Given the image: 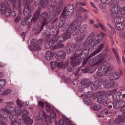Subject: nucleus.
<instances>
[{"label": "nucleus", "instance_id": "obj_1", "mask_svg": "<svg viewBox=\"0 0 125 125\" xmlns=\"http://www.w3.org/2000/svg\"><path fill=\"white\" fill-rule=\"evenodd\" d=\"M15 112L18 116H20L21 115L22 119L26 125H31L33 124V123H34L33 119H30V117L28 116V115H29V111H28L27 110H21V109H20L19 107H18L17 109L15 110Z\"/></svg>", "mask_w": 125, "mask_h": 125}, {"label": "nucleus", "instance_id": "obj_2", "mask_svg": "<svg viewBox=\"0 0 125 125\" xmlns=\"http://www.w3.org/2000/svg\"><path fill=\"white\" fill-rule=\"evenodd\" d=\"M79 29L80 26L78 25L75 28V23L72 22L68 26V29H66V33L64 34H62L64 40H69V39L71 38V34H73V35H78Z\"/></svg>", "mask_w": 125, "mask_h": 125}, {"label": "nucleus", "instance_id": "obj_3", "mask_svg": "<svg viewBox=\"0 0 125 125\" xmlns=\"http://www.w3.org/2000/svg\"><path fill=\"white\" fill-rule=\"evenodd\" d=\"M110 74V63H105L101 65L97 72V77H103V76H109Z\"/></svg>", "mask_w": 125, "mask_h": 125}, {"label": "nucleus", "instance_id": "obj_4", "mask_svg": "<svg viewBox=\"0 0 125 125\" xmlns=\"http://www.w3.org/2000/svg\"><path fill=\"white\" fill-rule=\"evenodd\" d=\"M75 11V6L73 4H69L66 7H64L61 15V18L66 19L67 15L72 16Z\"/></svg>", "mask_w": 125, "mask_h": 125}, {"label": "nucleus", "instance_id": "obj_5", "mask_svg": "<svg viewBox=\"0 0 125 125\" xmlns=\"http://www.w3.org/2000/svg\"><path fill=\"white\" fill-rule=\"evenodd\" d=\"M42 42V39L37 40L33 39L31 40V44L29 45V49L30 50H41V44Z\"/></svg>", "mask_w": 125, "mask_h": 125}, {"label": "nucleus", "instance_id": "obj_6", "mask_svg": "<svg viewBox=\"0 0 125 125\" xmlns=\"http://www.w3.org/2000/svg\"><path fill=\"white\" fill-rule=\"evenodd\" d=\"M102 56L101 54H99L96 57L91 59L88 62L89 64L91 65L89 66H92V67L93 65L96 66V65H99L101 63H104L105 61Z\"/></svg>", "mask_w": 125, "mask_h": 125}, {"label": "nucleus", "instance_id": "obj_7", "mask_svg": "<svg viewBox=\"0 0 125 125\" xmlns=\"http://www.w3.org/2000/svg\"><path fill=\"white\" fill-rule=\"evenodd\" d=\"M105 93L106 92L104 91L100 92V95L97 99V102L104 106H108V97Z\"/></svg>", "mask_w": 125, "mask_h": 125}, {"label": "nucleus", "instance_id": "obj_8", "mask_svg": "<svg viewBox=\"0 0 125 125\" xmlns=\"http://www.w3.org/2000/svg\"><path fill=\"white\" fill-rule=\"evenodd\" d=\"M1 14L5 15L6 17H9L11 14V9L10 6H6L5 3L2 2L0 6Z\"/></svg>", "mask_w": 125, "mask_h": 125}, {"label": "nucleus", "instance_id": "obj_9", "mask_svg": "<svg viewBox=\"0 0 125 125\" xmlns=\"http://www.w3.org/2000/svg\"><path fill=\"white\" fill-rule=\"evenodd\" d=\"M95 37V33L94 32H92L87 37L85 42V43H87L91 48H93V47L95 46V43L94 42Z\"/></svg>", "mask_w": 125, "mask_h": 125}, {"label": "nucleus", "instance_id": "obj_10", "mask_svg": "<svg viewBox=\"0 0 125 125\" xmlns=\"http://www.w3.org/2000/svg\"><path fill=\"white\" fill-rule=\"evenodd\" d=\"M47 18H48V14L47 12H44L40 16L39 21L43 23L44 26H45L49 23V21L47 20Z\"/></svg>", "mask_w": 125, "mask_h": 125}, {"label": "nucleus", "instance_id": "obj_11", "mask_svg": "<svg viewBox=\"0 0 125 125\" xmlns=\"http://www.w3.org/2000/svg\"><path fill=\"white\" fill-rule=\"evenodd\" d=\"M17 4L16 5V0L14 2H10V3H12L13 8H16L18 9L19 12V15H21V4L22 3V0H17Z\"/></svg>", "mask_w": 125, "mask_h": 125}, {"label": "nucleus", "instance_id": "obj_12", "mask_svg": "<svg viewBox=\"0 0 125 125\" xmlns=\"http://www.w3.org/2000/svg\"><path fill=\"white\" fill-rule=\"evenodd\" d=\"M30 5H31V4L29 3H25L23 13L26 17H27V16H31V15H32V14L31 13V7H30Z\"/></svg>", "mask_w": 125, "mask_h": 125}, {"label": "nucleus", "instance_id": "obj_13", "mask_svg": "<svg viewBox=\"0 0 125 125\" xmlns=\"http://www.w3.org/2000/svg\"><path fill=\"white\" fill-rule=\"evenodd\" d=\"M103 48H104V43H102L100 44L97 49L89 56V58H91V57H93V56H95L96 54H98V53L102 51Z\"/></svg>", "mask_w": 125, "mask_h": 125}, {"label": "nucleus", "instance_id": "obj_14", "mask_svg": "<svg viewBox=\"0 0 125 125\" xmlns=\"http://www.w3.org/2000/svg\"><path fill=\"white\" fill-rule=\"evenodd\" d=\"M65 58L66 52L64 51H59L58 54L56 56V59H57L58 61H63V60H65Z\"/></svg>", "mask_w": 125, "mask_h": 125}, {"label": "nucleus", "instance_id": "obj_15", "mask_svg": "<svg viewBox=\"0 0 125 125\" xmlns=\"http://www.w3.org/2000/svg\"><path fill=\"white\" fill-rule=\"evenodd\" d=\"M122 75H123V71L120 70L119 72H115L114 74H111L109 76V79L112 81H117L121 78Z\"/></svg>", "mask_w": 125, "mask_h": 125}, {"label": "nucleus", "instance_id": "obj_16", "mask_svg": "<svg viewBox=\"0 0 125 125\" xmlns=\"http://www.w3.org/2000/svg\"><path fill=\"white\" fill-rule=\"evenodd\" d=\"M70 60H71L70 64L72 67H77V66H79V65L81 64V61H80V59L78 58L72 57L70 58Z\"/></svg>", "mask_w": 125, "mask_h": 125}, {"label": "nucleus", "instance_id": "obj_17", "mask_svg": "<svg viewBox=\"0 0 125 125\" xmlns=\"http://www.w3.org/2000/svg\"><path fill=\"white\" fill-rule=\"evenodd\" d=\"M94 68L92 66H88L86 67H82L79 69L80 72H83V73H93Z\"/></svg>", "mask_w": 125, "mask_h": 125}, {"label": "nucleus", "instance_id": "obj_18", "mask_svg": "<svg viewBox=\"0 0 125 125\" xmlns=\"http://www.w3.org/2000/svg\"><path fill=\"white\" fill-rule=\"evenodd\" d=\"M113 92H115L112 95L113 100L114 101H118L121 99V96H122V93L120 92H117V89H114L112 90Z\"/></svg>", "mask_w": 125, "mask_h": 125}, {"label": "nucleus", "instance_id": "obj_19", "mask_svg": "<svg viewBox=\"0 0 125 125\" xmlns=\"http://www.w3.org/2000/svg\"><path fill=\"white\" fill-rule=\"evenodd\" d=\"M115 85V81L112 80H107L106 83L104 84V86L105 88H111Z\"/></svg>", "mask_w": 125, "mask_h": 125}, {"label": "nucleus", "instance_id": "obj_20", "mask_svg": "<svg viewBox=\"0 0 125 125\" xmlns=\"http://www.w3.org/2000/svg\"><path fill=\"white\" fill-rule=\"evenodd\" d=\"M78 34H79L76 37L77 42H82V41H83L85 37H86V32H84V31L83 32H79Z\"/></svg>", "mask_w": 125, "mask_h": 125}, {"label": "nucleus", "instance_id": "obj_21", "mask_svg": "<svg viewBox=\"0 0 125 125\" xmlns=\"http://www.w3.org/2000/svg\"><path fill=\"white\" fill-rule=\"evenodd\" d=\"M81 83L82 85H84L85 87H89L92 84V82L90 80L86 79L82 80Z\"/></svg>", "mask_w": 125, "mask_h": 125}, {"label": "nucleus", "instance_id": "obj_22", "mask_svg": "<svg viewBox=\"0 0 125 125\" xmlns=\"http://www.w3.org/2000/svg\"><path fill=\"white\" fill-rule=\"evenodd\" d=\"M82 52H83V48L79 47L74 52V57L76 58H82Z\"/></svg>", "mask_w": 125, "mask_h": 125}, {"label": "nucleus", "instance_id": "obj_23", "mask_svg": "<svg viewBox=\"0 0 125 125\" xmlns=\"http://www.w3.org/2000/svg\"><path fill=\"white\" fill-rule=\"evenodd\" d=\"M44 26L45 25H43V23L41 22V24L34 26V27L33 28V30L37 32V33H40V32H42V29H43Z\"/></svg>", "mask_w": 125, "mask_h": 125}, {"label": "nucleus", "instance_id": "obj_24", "mask_svg": "<svg viewBox=\"0 0 125 125\" xmlns=\"http://www.w3.org/2000/svg\"><path fill=\"white\" fill-rule=\"evenodd\" d=\"M56 7V1L54 0L52 1L48 7V12H53L55 7Z\"/></svg>", "mask_w": 125, "mask_h": 125}, {"label": "nucleus", "instance_id": "obj_25", "mask_svg": "<svg viewBox=\"0 0 125 125\" xmlns=\"http://www.w3.org/2000/svg\"><path fill=\"white\" fill-rule=\"evenodd\" d=\"M110 10L112 13L117 14V13H119L120 10H121V6L119 5L114 6L113 7L110 8Z\"/></svg>", "mask_w": 125, "mask_h": 125}, {"label": "nucleus", "instance_id": "obj_26", "mask_svg": "<svg viewBox=\"0 0 125 125\" xmlns=\"http://www.w3.org/2000/svg\"><path fill=\"white\" fill-rule=\"evenodd\" d=\"M90 86H91V89L92 90H97L100 86V84L98 81H96L94 83H92V84Z\"/></svg>", "mask_w": 125, "mask_h": 125}, {"label": "nucleus", "instance_id": "obj_27", "mask_svg": "<svg viewBox=\"0 0 125 125\" xmlns=\"http://www.w3.org/2000/svg\"><path fill=\"white\" fill-rule=\"evenodd\" d=\"M65 51L68 53V54H71L73 53L75 51V45L71 44L70 46H67L65 48Z\"/></svg>", "mask_w": 125, "mask_h": 125}, {"label": "nucleus", "instance_id": "obj_28", "mask_svg": "<svg viewBox=\"0 0 125 125\" xmlns=\"http://www.w3.org/2000/svg\"><path fill=\"white\" fill-rule=\"evenodd\" d=\"M94 41L95 42V46H96L97 44H99V43L103 42V39L100 37V35L98 34L95 39H94Z\"/></svg>", "mask_w": 125, "mask_h": 125}, {"label": "nucleus", "instance_id": "obj_29", "mask_svg": "<svg viewBox=\"0 0 125 125\" xmlns=\"http://www.w3.org/2000/svg\"><path fill=\"white\" fill-rule=\"evenodd\" d=\"M12 104V102H8L6 103V108L7 109V111H8V112H9L10 113H13V112L15 111V108L11 106Z\"/></svg>", "mask_w": 125, "mask_h": 125}, {"label": "nucleus", "instance_id": "obj_30", "mask_svg": "<svg viewBox=\"0 0 125 125\" xmlns=\"http://www.w3.org/2000/svg\"><path fill=\"white\" fill-rule=\"evenodd\" d=\"M78 26H79V29L78 32V34H79L80 32L82 33H83V32H86L85 31V29H86L87 27L86 24H83V25H82V26L81 24H77L76 25H75L74 29H75L76 27H78Z\"/></svg>", "mask_w": 125, "mask_h": 125}, {"label": "nucleus", "instance_id": "obj_31", "mask_svg": "<svg viewBox=\"0 0 125 125\" xmlns=\"http://www.w3.org/2000/svg\"><path fill=\"white\" fill-rule=\"evenodd\" d=\"M125 24L123 23H116L115 25V28L118 31H123L125 29Z\"/></svg>", "mask_w": 125, "mask_h": 125}, {"label": "nucleus", "instance_id": "obj_32", "mask_svg": "<svg viewBox=\"0 0 125 125\" xmlns=\"http://www.w3.org/2000/svg\"><path fill=\"white\" fill-rule=\"evenodd\" d=\"M45 57L46 60H50L53 57V53L50 51H47L45 53Z\"/></svg>", "mask_w": 125, "mask_h": 125}, {"label": "nucleus", "instance_id": "obj_33", "mask_svg": "<svg viewBox=\"0 0 125 125\" xmlns=\"http://www.w3.org/2000/svg\"><path fill=\"white\" fill-rule=\"evenodd\" d=\"M83 18L82 16H79L78 18H76L74 21V22L72 23H74V24L76 25V24H81V23H83Z\"/></svg>", "mask_w": 125, "mask_h": 125}, {"label": "nucleus", "instance_id": "obj_34", "mask_svg": "<svg viewBox=\"0 0 125 125\" xmlns=\"http://www.w3.org/2000/svg\"><path fill=\"white\" fill-rule=\"evenodd\" d=\"M55 42V41L53 39H50L49 41L47 42L45 45L46 48H49L50 47H51Z\"/></svg>", "mask_w": 125, "mask_h": 125}, {"label": "nucleus", "instance_id": "obj_35", "mask_svg": "<svg viewBox=\"0 0 125 125\" xmlns=\"http://www.w3.org/2000/svg\"><path fill=\"white\" fill-rule=\"evenodd\" d=\"M50 29V32L52 35H53V36H55L56 35H57L58 34L59 31L57 30V29H55V26L51 27L49 26Z\"/></svg>", "mask_w": 125, "mask_h": 125}, {"label": "nucleus", "instance_id": "obj_36", "mask_svg": "<svg viewBox=\"0 0 125 125\" xmlns=\"http://www.w3.org/2000/svg\"><path fill=\"white\" fill-rule=\"evenodd\" d=\"M48 2V0H40L39 4L42 7V8H45L47 6V3Z\"/></svg>", "mask_w": 125, "mask_h": 125}, {"label": "nucleus", "instance_id": "obj_37", "mask_svg": "<svg viewBox=\"0 0 125 125\" xmlns=\"http://www.w3.org/2000/svg\"><path fill=\"white\" fill-rule=\"evenodd\" d=\"M92 109L95 110V111H99V110L101 109L102 106L100 104H92L91 106Z\"/></svg>", "mask_w": 125, "mask_h": 125}, {"label": "nucleus", "instance_id": "obj_38", "mask_svg": "<svg viewBox=\"0 0 125 125\" xmlns=\"http://www.w3.org/2000/svg\"><path fill=\"white\" fill-rule=\"evenodd\" d=\"M89 49H83L82 48V58H85L86 56H87V54L89 53Z\"/></svg>", "mask_w": 125, "mask_h": 125}, {"label": "nucleus", "instance_id": "obj_39", "mask_svg": "<svg viewBox=\"0 0 125 125\" xmlns=\"http://www.w3.org/2000/svg\"><path fill=\"white\" fill-rule=\"evenodd\" d=\"M79 14H82L83 12H88V10H86V9L83 8V7H80L77 10V13Z\"/></svg>", "mask_w": 125, "mask_h": 125}, {"label": "nucleus", "instance_id": "obj_40", "mask_svg": "<svg viewBox=\"0 0 125 125\" xmlns=\"http://www.w3.org/2000/svg\"><path fill=\"white\" fill-rule=\"evenodd\" d=\"M17 104L20 107H23V106H28L27 103H23L19 99L17 100Z\"/></svg>", "mask_w": 125, "mask_h": 125}, {"label": "nucleus", "instance_id": "obj_41", "mask_svg": "<svg viewBox=\"0 0 125 125\" xmlns=\"http://www.w3.org/2000/svg\"><path fill=\"white\" fill-rule=\"evenodd\" d=\"M8 117V113L7 112L4 111V110L2 111L0 113V118L2 119H6Z\"/></svg>", "mask_w": 125, "mask_h": 125}, {"label": "nucleus", "instance_id": "obj_42", "mask_svg": "<svg viewBox=\"0 0 125 125\" xmlns=\"http://www.w3.org/2000/svg\"><path fill=\"white\" fill-rule=\"evenodd\" d=\"M17 119H18L17 116L15 114H11L9 116V119L11 122H12V123L14 122H16V121H17Z\"/></svg>", "mask_w": 125, "mask_h": 125}, {"label": "nucleus", "instance_id": "obj_43", "mask_svg": "<svg viewBox=\"0 0 125 125\" xmlns=\"http://www.w3.org/2000/svg\"><path fill=\"white\" fill-rule=\"evenodd\" d=\"M30 18L31 16H27L25 18V22H26V25H28V26H30L31 24H32V22H33L32 19H31Z\"/></svg>", "mask_w": 125, "mask_h": 125}, {"label": "nucleus", "instance_id": "obj_44", "mask_svg": "<svg viewBox=\"0 0 125 125\" xmlns=\"http://www.w3.org/2000/svg\"><path fill=\"white\" fill-rule=\"evenodd\" d=\"M45 121L47 125H51V117L50 116H48V115H46V116L44 117Z\"/></svg>", "mask_w": 125, "mask_h": 125}, {"label": "nucleus", "instance_id": "obj_45", "mask_svg": "<svg viewBox=\"0 0 125 125\" xmlns=\"http://www.w3.org/2000/svg\"><path fill=\"white\" fill-rule=\"evenodd\" d=\"M64 41L65 39L62 34L57 38V42H58V43H59L60 42H64Z\"/></svg>", "mask_w": 125, "mask_h": 125}, {"label": "nucleus", "instance_id": "obj_46", "mask_svg": "<svg viewBox=\"0 0 125 125\" xmlns=\"http://www.w3.org/2000/svg\"><path fill=\"white\" fill-rule=\"evenodd\" d=\"M83 101L86 105H90L91 104V100L89 98H85Z\"/></svg>", "mask_w": 125, "mask_h": 125}, {"label": "nucleus", "instance_id": "obj_47", "mask_svg": "<svg viewBox=\"0 0 125 125\" xmlns=\"http://www.w3.org/2000/svg\"><path fill=\"white\" fill-rule=\"evenodd\" d=\"M6 83V80L5 79H1L0 80V88H1L5 85Z\"/></svg>", "mask_w": 125, "mask_h": 125}, {"label": "nucleus", "instance_id": "obj_48", "mask_svg": "<svg viewBox=\"0 0 125 125\" xmlns=\"http://www.w3.org/2000/svg\"><path fill=\"white\" fill-rule=\"evenodd\" d=\"M112 105L114 109H120L119 102H114L112 103Z\"/></svg>", "mask_w": 125, "mask_h": 125}, {"label": "nucleus", "instance_id": "obj_49", "mask_svg": "<svg viewBox=\"0 0 125 125\" xmlns=\"http://www.w3.org/2000/svg\"><path fill=\"white\" fill-rule=\"evenodd\" d=\"M62 19L63 20L59 21V25H58L59 28H62V26H63V25L65 24V21H66V19H65L64 18H62Z\"/></svg>", "mask_w": 125, "mask_h": 125}, {"label": "nucleus", "instance_id": "obj_50", "mask_svg": "<svg viewBox=\"0 0 125 125\" xmlns=\"http://www.w3.org/2000/svg\"><path fill=\"white\" fill-rule=\"evenodd\" d=\"M80 5H81L82 6H85L86 5L84 2L77 1L75 3V7H78V6H80Z\"/></svg>", "mask_w": 125, "mask_h": 125}, {"label": "nucleus", "instance_id": "obj_51", "mask_svg": "<svg viewBox=\"0 0 125 125\" xmlns=\"http://www.w3.org/2000/svg\"><path fill=\"white\" fill-rule=\"evenodd\" d=\"M46 114H45V112L44 111L42 110L39 112V117L41 118H44L46 116Z\"/></svg>", "mask_w": 125, "mask_h": 125}, {"label": "nucleus", "instance_id": "obj_52", "mask_svg": "<svg viewBox=\"0 0 125 125\" xmlns=\"http://www.w3.org/2000/svg\"><path fill=\"white\" fill-rule=\"evenodd\" d=\"M101 2L103 4H109L112 2V0H100Z\"/></svg>", "mask_w": 125, "mask_h": 125}, {"label": "nucleus", "instance_id": "obj_53", "mask_svg": "<svg viewBox=\"0 0 125 125\" xmlns=\"http://www.w3.org/2000/svg\"><path fill=\"white\" fill-rule=\"evenodd\" d=\"M61 12V11L60 10V9L58 8L55 10L54 12V16H58L60 14V13Z\"/></svg>", "mask_w": 125, "mask_h": 125}, {"label": "nucleus", "instance_id": "obj_54", "mask_svg": "<svg viewBox=\"0 0 125 125\" xmlns=\"http://www.w3.org/2000/svg\"><path fill=\"white\" fill-rule=\"evenodd\" d=\"M42 117H40V116H36L35 118V121L37 123V124H41L42 121Z\"/></svg>", "mask_w": 125, "mask_h": 125}, {"label": "nucleus", "instance_id": "obj_55", "mask_svg": "<svg viewBox=\"0 0 125 125\" xmlns=\"http://www.w3.org/2000/svg\"><path fill=\"white\" fill-rule=\"evenodd\" d=\"M123 122V119L122 118H117L115 120L114 123L117 125H120L121 123Z\"/></svg>", "mask_w": 125, "mask_h": 125}, {"label": "nucleus", "instance_id": "obj_56", "mask_svg": "<svg viewBox=\"0 0 125 125\" xmlns=\"http://www.w3.org/2000/svg\"><path fill=\"white\" fill-rule=\"evenodd\" d=\"M62 47H64V44L60 43L58 45H54V46H53V49H56V48H62Z\"/></svg>", "mask_w": 125, "mask_h": 125}, {"label": "nucleus", "instance_id": "obj_57", "mask_svg": "<svg viewBox=\"0 0 125 125\" xmlns=\"http://www.w3.org/2000/svg\"><path fill=\"white\" fill-rule=\"evenodd\" d=\"M112 51L115 54V57L116 58V60L118 63H119L120 62V58L119 57V56H118V54H117V51H116V50H115V49H112Z\"/></svg>", "mask_w": 125, "mask_h": 125}, {"label": "nucleus", "instance_id": "obj_58", "mask_svg": "<svg viewBox=\"0 0 125 125\" xmlns=\"http://www.w3.org/2000/svg\"><path fill=\"white\" fill-rule=\"evenodd\" d=\"M39 16H36V15H34L32 19H31L32 22L33 23H36V22L38 21V19H39Z\"/></svg>", "mask_w": 125, "mask_h": 125}, {"label": "nucleus", "instance_id": "obj_59", "mask_svg": "<svg viewBox=\"0 0 125 125\" xmlns=\"http://www.w3.org/2000/svg\"><path fill=\"white\" fill-rule=\"evenodd\" d=\"M56 64H57V62H56V61L52 62H50L51 67L52 69L56 68Z\"/></svg>", "mask_w": 125, "mask_h": 125}, {"label": "nucleus", "instance_id": "obj_60", "mask_svg": "<svg viewBox=\"0 0 125 125\" xmlns=\"http://www.w3.org/2000/svg\"><path fill=\"white\" fill-rule=\"evenodd\" d=\"M119 108H121V109H122V108H124V107H125V102L124 101H121L119 102Z\"/></svg>", "mask_w": 125, "mask_h": 125}, {"label": "nucleus", "instance_id": "obj_61", "mask_svg": "<svg viewBox=\"0 0 125 125\" xmlns=\"http://www.w3.org/2000/svg\"><path fill=\"white\" fill-rule=\"evenodd\" d=\"M50 117L53 118V119H55L56 118V113L54 112V110H51L50 112Z\"/></svg>", "mask_w": 125, "mask_h": 125}, {"label": "nucleus", "instance_id": "obj_62", "mask_svg": "<svg viewBox=\"0 0 125 125\" xmlns=\"http://www.w3.org/2000/svg\"><path fill=\"white\" fill-rule=\"evenodd\" d=\"M107 81V80H106V78H101L99 79V83H104V84L105 83H106Z\"/></svg>", "mask_w": 125, "mask_h": 125}, {"label": "nucleus", "instance_id": "obj_63", "mask_svg": "<svg viewBox=\"0 0 125 125\" xmlns=\"http://www.w3.org/2000/svg\"><path fill=\"white\" fill-rule=\"evenodd\" d=\"M69 66V61H65L64 63H63V68H68Z\"/></svg>", "mask_w": 125, "mask_h": 125}, {"label": "nucleus", "instance_id": "obj_64", "mask_svg": "<svg viewBox=\"0 0 125 125\" xmlns=\"http://www.w3.org/2000/svg\"><path fill=\"white\" fill-rule=\"evenodd\" d=\"M41 14V8L38 7V9L36 11L34 15H36V16H38L40 17V15Z\"/></svg>", "mask_w": 125, "mask_h": 125}]
</instances>
